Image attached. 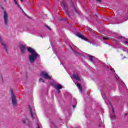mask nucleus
I'll use <instances>...</instances> for the list:
<instances>
[{
	"instance_id": "f257e3e1",
	"label": "nucleus",
	"mask_w": 128,
	"mask_h": 128,
	"mask_svg": "<svg viewBox=\"0 0 128 128\" xmlns=\"http://www.w3.org/2000/svg\"><path fill=\"white\" fill-rule=\"evenodd\" d=\"M28 51L30 54L28 56L30 64H34V62H36V58L40 56V54L30 47L28 48Z\"/></svg>"
},
{
	"instance_id": "f03ea898",
	"label": "nucleus",
	"mask_w": 128,
	"mask_h": 128,
	"mask_svg": "<svg viewBox=\"0 0 128 128\" xmlns=\"http://www.w3.org/2000/svg\"><path fill=\"white\" fill-rule=\"evenodd\" d=\"M11 97L13 106H16L18 100H16V95H14V94L12 90H11Z\"/></svg>"
},
{
	"instance_id": "7ed1b4c3",
	"label": "nucleus",
	"mask_w": 128,
	"mask_h": 128,
	"mask_svg": "<svg viewBox=\"0 0 128 128\" xmlns=\"http://www.w3.org/2000/svg\"><path fill=\"white\" fill-rule=\"evenodd\" d=\"M40 76L46 80H52V76H50L48 73L46 71H42L41 72Z\"/></svg>"
},
{
	"instance_id": "20e7f679",
	"label": "nucleus",
	"mask_w": 128,
	"mask_h": 128,
	"mask_svg": "<svg viewBox=\"0 0 128 128\" xmlns=\"http://www.w3.org/2000/svg\"><path fill=\"white\" fill-rule=\"evenodd\" d=\"M61 6L63 10H64V12H65V14H67L68 16V14H70V12H68V4H66V2L64 1L62 2Z\"/></svg>"
},
{
	"instance_id": "39448f33",
	"label": "nucleus",
	"mask_w": 128,
	"mask_h": 128,
	"mask_svg": "<svg viewBox=\"0 0 128 128\" xmlns=\"http://www.w3.org/2000/svg\"><path fill=\"white\" fill-rule=\"evenodd\" d=\"M4 20L5 26L8 24V16L6 11H4Z\"/></svg>"
},
{
	"instance_id": "423d86ee",
	"label": "nucleus",
	"mask_w": 128,
	"mask_h": 128,
	"mask_svg": "<svg viewBox=\"0 0 128 128\" xmlns=\"http://www.w3.org/2000/svg\"><path fill=\"white\" fill-rule=\"evenodd\" d=\"M30 112V116L34 120V118H36V110L32 108L30 106H29Z\"/></svg>"
},
{
	"instance_id": "0eeeda50",
	"label": "nucleus",
	"mask_w": 128,
	"mask_h": 128,
	"mask_svg": "<svg viewBox=\"0 0 128 128\" xmlns=\"http://www.w3.org/2000/svg\"><path fill=\"white\" fill-rule=\"evenodd\" d=\"M50 84L52 85L56 90H62V86L58 83L54 84V83H51Z\"/></svg>"
},
{
	"instance_id": "6e6552de",
	"label": "nucleus",
	"mask_w": 128,
	"mask_h": 128,
	"mask_svg": "<svg viewBox=\"0 0 128 128\" xmlns=\"http://www.w3.org/2000/svg\"><path fill=\"white\" fill-rule=\"evenodd\" d=\"M22 122L24 124H26L28 126H30L32 124V122L28 118H26L25 119L22 120Z\"/></svg>"
},
{
	"instance_id": "1a4fd4ad",
	"label": "nucleus",
	"mask_w": 128,
	"mask_h": 128,
	"mask_svg": "<svg viewBox=\"0 0 128 128\" xmlns=\"http://www.w3.org/2000/svg\"><path fill=\"white\" fill-rule=\"evenodd\" d=\"M72 6V10L73 12H76V14H80V12L76 10V6L74 4V3L72 2V0H70Z\"/></svg>"
},
{
	"instance_id": "9d476101",
	"label": "nucleus",
	"mask_w": 128,
	"mask_h": 128,
	"mask_svg": "<svg viewBox=\"0 0 128 128\" xmlns=\"http://www.w3.org/2000/svg\"><path fill=\"white\" fill-rule=\"evenodd\" d=\"M110 108H111L112 110V114L110 115V118L111 120H114V118H116V115H114V108L112 107V104H110Z\"/></svg>"
},
{
	"instance_id": "9b49d317",
	"label": "nucleus",
	"mask_w": 128,
	"mask_h": 128,
	"mask_svg": "<svg viewBox=\"0 0 128 128\" xmlns=\"http://www.w3.org/2000/svg\"><path fill=\"white\" fill-rule=\"evenodd\" d=\"M76 36H78V38H82V40H86V38L84 36V35H82V34L80 32H78L76 34Z\"/></svg>"
},
{
	"instance_id": "f8f14e48",
	"label": "nucleus",
	"mask_w": 128,
	"mask_h": 128,
	"mask_svg": "<svg viewBox=\"0 0 128 128\" xmlns=\"http://www.w3.org/2000/svg\"><path fill=\"white\" fill-rule=\"evenodd\" d=\"M72 77L74 78L76 80H80V74L78 73L73 74Z\"/></svg>"
},
{
	"instance_id": "ddd939ff",
	"label": "nucleus",
	"mask_w": 128,
	"mask_h": 128,
	"mask_svg": "<svg viewBox=\"0 0 128 128\" xmlns=\"http://www.w3.org/2000/svg\"><path fill=\"white\" fill-rule=\"evenodd\" d=\"M20 50L22 54H24L26 52V48L22 45L20 46Z\"/></svg>"
},
{
	"instance_id": "4468645a",
	"label": "nucleus",
	"mask_w": 128,
	"mask_h": 128,
	"mask_svg": "<svg viewBox=\"0 0 128 128\" xmlns=\"http://www.w3.org/2000/svg\"><path fill=\"white\" fill-rule=\"evenodd\" d=\"M0 42H1V44H2L6 52H8V48H6V44H4V41H2V36H0Z\"/></svg>"
},
{
	"instance_id": "2eb2a0df",
	"label": "nucleus",
	"mask_w": 128,
	"mask_h": 128,
	"mask_svg": "<svg viewBox=\"0 0 128 128\" xmlns=\"http://www.w3.org/2000/svg\"><path fill=\"white\" fill-rule=\"evenodd\" d=\"M76 84L77 86H78L80 92H82V86H80V84H78V82H76Z\"/></svg>"
},
{
	"instance_id": "dca6fc26",
	"label": "nucleus",
	"mask_w": 128,
	"mask_h": 128,
	"mask_svg": "<svg viewBox=\"0 0 128 128\" xmlns=\"http://www.w3.org/2000/svg\"><path fill=\"white\" fill-rule=\"evenodd\" d=\"M17 6H18V8H20V10H22V12L24 14H26L24 11V10H22V7H20V5H18V4Z\"/></svg>"
},
{
	"instance_id": "f3484780",
	"label": "nucleus",
	"mask_w": 128,
	"mask_h": 128,
	"mask_svg": "<svg viewBox=\"0 0 128 128\" xmlns=\"http://www.w3.org/2000/svg\"><path fill=\"white\" fill-rule=\"evenodd\" d=\"M94 56H89V59L90 60L91 62H92L94 60Z\"/></svg>"
},
{
	"instance_id": "a211bd4d",
	"label": "nucleus",
	"mask_w": 128,
	"mask_h": 128,
	"mask_svg": "<svg viewBox=\"0 0 128 128\" xmlns=\"http://www.w3.org/2000/svg\"><path fill=\"white\" fill-rule=\"evenodd\" d=\"M40 82H44V80L42 79V78H40L39 79Z\"/></svg>"
},
{
	"instance_id": "6ab92c4d",
	"label": "nucleus",
	"mask_w": 128,
	"mask_h": 128,
	"mask_svg": "<svg viewBox=\"0 0 128 128\" xmlns=\"http://www.w3.org/2000/svg\"><path fill=\"white\" fill-rule=\"evenodd\" d=\"M60 20H64V22H68L66 20V18H61V19H60Z\"/></svg>"
},
{
	"instance_id": "aec40b11",
	"label": "nucleus",
	"mask_w": 128,
	"mask_h": 128,
	"mask_svg": "<svg viewBox=\"0 0 128 128\" xmlns=\"http://www.w3.org/2000/svg\"><path fill=\"white\" fill-rule=\"evenodd\" d=\"M115 78H116L117 80H118V82H120V78H118V76L117 75L115 76Z\"/></svg>"
},
{
	"instance_id": "412c9836",
	"label": "nucleus",
	"mask_w": 128,
	"mask_h": 128,
	"mask_svg": "<svg viewBox=\"0 0 128 128\" xmlns=\"http://www.w3.org/2000/svg\"><path fill=\"white\" fill-rule=\"evenodd\" d=\"M102 38L103 40H110V38L108 37H104Z\"/></svg>"
},
{
	"instance_id": "4be33fe9",
	"label": "nucleus",
	"mask_w": 128,
	"mask_h": 128,
	"mask_svg": "<svg viewBox=\"0 0 128 128\" xmlns=\"http://www.w3.org/2000/svg\"><path fill=\"white\" fill-rule=\"evenodd\" d=\"M103 98L106 102V100H108V98L106 96H104V97L103 96Z\"/></svg>"
},
{
	"instance_id": "5701e85b",
	"label": "nucleus",
	"mask_w": 128,
	"mask_h": 128,
	"mask_svg": "<svg viewBox=\"0 0 128 128\" xmlns=\"http://www.w3.org/2000/svg\"><path fill=\"white\" fill-rule=\"evenodd\" d=\"M75 54H76V56H80V54L78 52H77L74 51Z\"/></svg>"
},
{
	"instance_id": "b1692460",
	"label": "nucleus",
	"mask_w": 128,
	"mask_h": 128,
	"mask_svg": "<svg viewBox=\"0 0 128 128\" xmlns=\"http://www.w3.org/2000/svg\"><path fill=\"white\" fill-rule=\"evenodd\" d=\"M46 27L48 28V30H52V29H50V28L48 26L46 25Z\"/></svg>"
},
{
	"instance_id": "393cba45",
	"label": "nucleus",
	"mask_w": 128,
	"mask_h": 128,
	"mask_svg": "<svg viewBox=\"0 0 128 128\" xmlns=\"http://www.w3.org/2000/svg\"><path fill=\"white\" fill-rule=\"evenodd\" d=\"M97 2H99V3H100L102 2V0H96Z\"/></svg>"
},
{
	"instance_id": "a878e982",
	"label": "nucleus",
	"mask_w": 128,
	"mask_h": 128,
	"mask_svg": "<svg viewBox=\"0 0 128 128\" xmlns=\"http://www.w3.org/2000/svg\"><path fill=\"white\" fill-rule=\"evenodd\" d=\"M14 2L16 4H18V2H16V0H14Z\"/></svg>"
},
{
	"instance_id": "bb28decb",
	"label": "nucleus",
	"mask_w": 128,
	"mask_h": 128,
	"mask_svg": "<svg viewBox=\"0 0 128 128\" xmlns=\"http://www.w3.org/2000/svg\"><path fill=\"white\" fill-rule=\"evenodd\" d=\"M110 70H112V72H114V69H112V68H111Z\"/></svg>"
},
{
	"instance_id": "cd10ccee",
	"label": "nucleus",
	"mask_w": 128,
	"mask_h": 128,
	"mask_svg": "<svg viewBox=\"0 0 128 128\" xmlns=\"http://www.w3.org/2000/svg\"><path fill=\"white\" fill-rule=\"evenodd\" d=\"M58 90V94H60V90Z\"/></svg>"
},
{
	"instance_id": "c85d7f7f",
	"label": "nucleus",
	"mask_w": 128,
	"mask_h": 128,
	"mask_svg": "<svg viewBox=\"0 0 128 128\" xmlns=\"http://www.w3.org/2000/svg\"><path fill=\"white\" fill-rule=\"evenodd\" d=\"M8 0H4V2H6Z\"/></svg>"
},
{
	"instance_id": "c756f323",
	"label": "nucleus",
	"mask_w": 128,
	"mask_h": 128,
	"mask_svg": "<svg viewBox=\"0 0 128 128\" xmlns=\"http://www.w3.org/2000/svg\"><path fill=\"white\" fill-rule=\"evenodd\" d=\"M70 48L72 50H74V48H72L70 47Z\"/></svg>"
},
{
	"instance_id": "7c9ffc66",
	"label": "nucleus",
	"mask_w": 128,
	"mask_h": 128,
	"mask_svg": "<svg viewBox=\"0 0 128 128\" xmlns=\"http://www.w3.org/2000/svg\"><path fill=\"white\" fill-rule=\"evenodd\" d=\"M73 108H76V106H73Z\"/></svg>"
},
{
	"instance_id": "2f4dec72",
	"label": "nucleus",
	"mask_w": 128,
	"mask_h": 128,
	"mask_svg": "<svg viewBox=\"0 0 128 128\" xmlns=\"http://www.w3.org/2000/svg\"><path fill=\"white\" fill-rule=\"evenodd\" d=\"M38 128H40V126H38Z\"/></svg>"
},
{
	"instance_id": "473e14b6",
	"label": "nucleus",
	"mask_w": 128,
	"mask_h": 128,
	"mask_svg": "<svg viewBox=\"0 0 128 128\" xmlns=\"http://www.w3.org/2000/svg\"><path fill=\"white\" fill-rule=\"evenodd\" d=\"M21 2H24V0H20Z\"/></svg>"
},
{
	"instance_id": "72a5a7b5",
	"label": "nucleus",
	"mask_w": 128,
	"mask_h": 128,
	"mask_svg": "<svg viewBox=\"0 0 128 128\" xmlns=\"http://www.w3.org/2000/svg\"><path fill=\"white\" fill-rule=\"evenodd\" d=\"M1 78H2V76L1 75Z\"/></svg>"
},
{
	"instance_id": "f704fd0d",
	"label": "nucleus",
	"mask_w": 128,
	"mask_h": 128,
	"mask_svg": "<svg viewBox=\"0 0 128 128\" xmlns=\"http://www.w3.org/2000/svg\"><path fill=\"white\" fill-rule=\"evenodd\" d=\"M123 86H124V84H123Z\"/></svg>"
},
{
	"instance_id": "c9c22d12",
	"label": "nucleus",
	"mask_w": 128,
	"mask_h": 128,
	"mask_svg": "<svg viewBox=\"0 0 128 128\" xmlns=\"http://www.w3.org/2000/svg\"><path fill=\"white\" fill-rule=\"evenodd\" d=\"M128 114H126V116H128Z\"/></svg>"
}]
</instances>
